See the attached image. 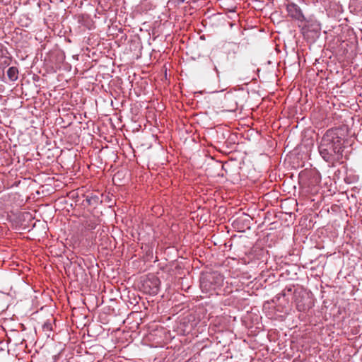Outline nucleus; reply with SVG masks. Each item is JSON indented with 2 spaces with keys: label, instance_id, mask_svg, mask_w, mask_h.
Returning <instances> with one entry per match:
<instances>
[{
  "label": "nucleus",
  "instance_id": "nucleus-1",
  "mask_svg": "<svg viewBox=\"0 0 362 362\" xmlns=\"http://www.w3.org/2000/svg\"><path fill=\"white\" fill-rule=\"evenodd\" d=\"M344 139L339 129H329L323 135L318 146L322 158L332 166L343 157Z\"/></svg>",
  "mask_w": 362,
  "mask_h": 362
},
{
  "label": "nucleus",
  "instance_id": "nucleus-2",
  "mask_svg": "<svg viewBox=\"0 0 362 362\" xmlns=\"http://www.w3.org/2000/svg\"><path fill=\"white\" fill-rule=\"evenodd\" d=\"M223 276L218 272L203 274L200 279V288L205 293L212 294L223 284Z\"/></svg>",
  "mask_w": 362,
  "mask_h": 362
},
{
  "label": "nucleus",
  "instance_id": "nucleus-3",
  "mask_svg": "<svg viewBox=\"0 0 362 362\" xmlns=\"http://www.w3.org/2000/svg\"><path fill=\"white\" fill-rule=\"evenodd\" d=\"M286 9L288 16L293 21H296L299 27L306 26V23L308 21L298 5L293 2L288 3L286 4Z\"/></svg>",
  "mask_w": 362,
  "mask_h": 362
},
{
  "label": "nucleus",
  "instance_id": "nucleus-4",
  "mask_svg": "<svg viewBox=\"0 0 362 362\" xmlns=\"http://www.w3.org/2000/svg\"><path fill=\"white\" fill-rule=\"evenodd\" d=\"M11 62V57L7 48L0 43V76L4 74V69L8 66Z\"/></svg>",
  "mask_w": 362,
  "mask_h": 362
},
{
  "label": "nucleus",
  "instance_id": "nucleus-5",
  "mask_svg": "<svg viewBox=\"0 0 362 362\" xmlns=\"http://www.w3.org/2000/svg\"><path fill=\"white\" fill-rule=\"evenodd\" d=\"M296 303L298 310L300 312H304L312 307L311 299L305 293H299L296 297Z\"/></svg>",
  "mask_w": 362,
  "mask_h": 362
},
{
  "label": "nucleus",
  "instance_id": "nucleus-6",
  "mask_svg": "<svg viewBox=\"0 0 362 362\" xmlns=\"http://www.w3.org/2000/svg\"><path fill=\"white\" fill-rule=\"evenodd\" d=\"M83 226L86 230H91L96 228L98 222L95 218H90L83 222Z\"/></svg>",
  "mask_w": 362,
  "mask_h": 362
},
{
  "label": "nucleus",
  "instance_id": "nucleus-7",
  "mask_svg": "<svg viewBox=\"0 0 362 362\" xmlns=\"http://www.w3.org/2000/svg\"><path fill=\"white\" fill-rule=\"evenodd\" d=\"M7 76L10 81H16L18 78V70L16 67L11 66L7 71Z\"/></svg>",
  "mask_w": 362,
  "mask_h": 362
},
{
  "label": "nucleus",
  "instance_id": "nucleus-8",
  "mask_svg": "<svg viewBox=\"0 0 362 362\" xmlns=\"http://www.w3.org/2000/svg\"><path fill=\"white\" fill-rule=\"evenodd\" d=\"M42 328L45 334L49 337V333L52 330V325L51 320H47L46 322H45Z\"/></svg>",
  "mask_w": 362,
  "mask_h": 362
},
{
  "label": "nucleus",
  "instance_id": "nucleus-9",
  "mask_svg": "<svg viewBox=\"0 0 362 362\" xmlns=\"http://www.w3.org/2000/svg\"><path fill=\"white\" fill-rule=\"evenodd\" d=\"M86 200L89 205H94L99 202V197L96 195L87 196Z\"/></svg>",
  "mask_w": 362,
  "mask_h": 362
},
{
  "label": "nucleus",
  "instance_id": "nucleus-10",
  "mask_svg": "<svg viewBox=\"0 0 362 362\" xmlns=\"http://www.w3.org/2000/svg\"><path fill=\"white\" fill-rule=\"evenodd\" d=\"M153 282L154 284V287L153 288V293H157L158 291V284L160 283L159 279L157 278H153Z\"/></svg>",
  "mask_w": 362,
  "mask_h": 362
},
{
  "label": "nucleus",
  "instance_id": "nucleus-11",
  "mask_svg": "<svg viewBox=\"0 0 362 362\" xmlns=\"http://www.w3.org/2000/svg\"><path fill=\"white\" fill-rule=\"evenodd\" d=\"M218 66H221V64L219 63V62L216 61L214 63V70L216 71L217 74L218 73V69H217Z\"/></svg>",
  "mask_w": 362,
  "mask_h": 362
},
{
  "label": "nucleus",
  "instance_id": "nucleus-12",
  "mask_svg": "<svg viewBox=\"0 0 362 362\" xmlns=\"http://www.w3.org/2000/svg\"><path fill=\"white\" fill-rule=\"evenodd\" d=\"M175 1H177V2H184L185 0H175Z\"/></svg>",
  "mask_w": 362,
  "mask_h": 362
}]
</instances>
